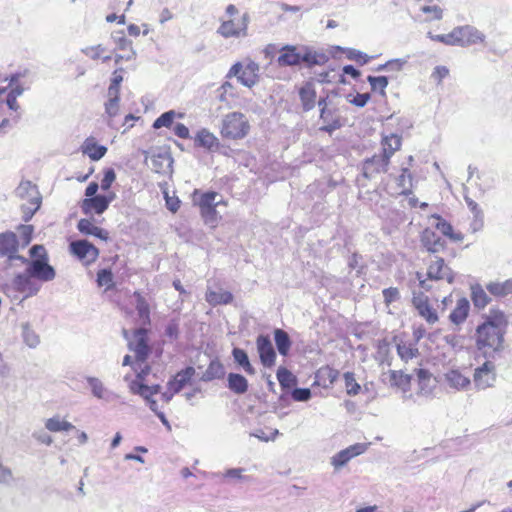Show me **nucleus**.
<instances>
[{"instance_id": "obj_35", "label": "nucleus", "mask_w": 512, "mask_h": 512, "mask_svg": "<svg viewBox=\"0 0 512 512\" xmlns=\"http://www.w3.org/2000/svg\"><path fill=\"white\" fill-rule=\"evenodd\" d=\"M133 297L135 298V308L138 314L139 319L144 324H150L151 322V311H150V305L147 301V299L144 297V295L140 291H134Z\"/></svg>"}, {"instance_id": "obj_36", "label": "nucleus", "mask_w": 512, "mask_h": 512, "mask_svg": "<svg viewBox=\"0 0 512 512\" xmlns=\"http://www.w3.org/2000/svg\"><path fill=\"white\" fill-rule=\"evenodd\" d=\"M469 310V301L464 297L458 299L455 308L449 315L450 321L456 325L463 323L468 317Z\"/></svg>"}, {"instance_id": "obj_1", "label": "nucleus", "mask_w": 512, "mask_h": 512, "mask_svg": "<svg viewBox=\"0 0 512 512\" xmlns=\"http://www.w3.org/2000/svg\"><path fill=\"white\" fill-rule=\"evenodd\" d=\"M507 315L498 308H492L483 317L475 331V346L484 356H493L504 348L508 328Z\"/></svg>"}, {"instance_id": "obj_64", "label": "nucleus", "mask_w": 512, "mask_h": 512, "mask_svg": "<svg viewBox=\"0 0 512 512\" xmlns=\"http://www.w3.org/2000/svg\"><path fill=\"white\" fill-rule=\"evenodd\" d=\"M413 338L415 340V343L420 341L422 338H424L427 335V331L423 325L414 326L412 330Z\"/></svg>"}, {"instance_id": "obj_43", "label": "nucleus", "mask_w": 512, "mask_h": 512, "mask_svg": "<svg viewBox=\"0 0 512 512\" xmlns=\"http://www.w3.org/2000/svg\"><path fill=\"white\" fill-rule=\"evenodd\" d=\"M228 387L236 394H244L248 390V381L241 374L230 373L228 375Z\"/></svg>"}, {"instance_id": "obj_19", "label": "nucleus", "mask_w": 512, "mask_h": 512, "mask_svg": "<svg viewBox=\"0 0 512 512\" xmlns=\"http://www.w3.org/2000/svg\"><path fill=\"white\" fill-rule=\"evenodd\" d=\"M257 351L261 364L271 368L276 363V352L268 335H259L256 339Z\"/></svg>"}, {"instance_id": "obj_56", "label": "nucleus", "mask_w": 512, "mask_h": 512, "mask_svg": "<svg viewBox=\"0 0 512 512\" xmlns=\"http://www.w3.org/2000/svg\"><path fill=\"white\" fill-rule=\"evenodd\" d=\"M115 179H116V174H115L114 170L112 168L106 169L104 171V176L101 180V184H100L101 189L103 191H108L111 188Z\"/></svg>"}, {"instance_id": "obj_57", "label": "nucleus", "mask_w": 512, "mask_h": 512, "mask_svg": "<svg viewBox=\"0 0 512 512\" xmlns=\"http://www.w3.org/2000/svg\"><path fill=\"white\" fill-rule=\"evenodd\" d=\"M120 99L108 98L105 102V112L106 114L112 118L115 117L119 112L120 107Z\"/></svg>"}, {"instance_id": "obj_52", "label": "nucleus", "mask_w": 512, "mask_h": 512, "mask_svg": "<svg viewBox=\"0 0 512 512\" xmlns=\"http://www.w3.org/2000/svg\"><path fill=\"white\" fill-rule=\"evenodd\" d=\"M391 385L405 388L410 385L411 376L403 373L402 371H391L390 372Z\"/></svg>"}, {"instance_id": "obj_44", "label": "nucleus", "mask_w": 512, "mask_h": 512, "mask_svg": "<svg viewBox=\"0 0 512 512\" xmlns=\"http://www.w3.org/2000/svg\"><path fill=\"white\" fill-rule=\"evenodd\" d=\"M45 427L50 432L70 431L75 428L73 424L62 419L60 416H54L47 419L45 422Z\"/></svg>"}, {"instance_id": "obj_24", "label": "nucleus", "mask_w": 512, "mask_h": 512, "mask_svg": "<svg viewBox=\"0 0 512 512\" xmlns=\"http://www.w3.org/2000/svg\"><path fill=\"white\" fill-rule=\"evenodd\" d=\"M427 276L431 280H443L445 279L448 283L454 281V273L445 264L442 258L436 257L435 260L431 261L427 268Z\"/></svg>"}, {"instance_id": "obj_46", "label": "nucleus", "mask_w": 512, "mask_h": 512, "mask_svg": "<svg viewBox=\"0 0 512 512\" xmlns=\"http://www.w3.org/2000/svg\"><path fill=\"white\" fill-rule=\"evenodd\" d=\"M232 355L235 362H237L246 373L249 375H253L255 373V370L249 361L248 355L243 349L234 348Z\"/></svg>"}, {"instance_id": "obj_58", "label": "nucleus", "mask_w": 512, "mask_h": 512, "mask_svg": "<svg viewBox=\"0 0 512 512\" xmlns=\"http://www.w3.org/2000/svg\"><path fill=\"white\" fill-rule=\"evenodd\" d=\"M19 231H20V234H21L22 246L25 247L32 240L33 226L32 225H20L19 226Z\"/></svg>"}, {"instance_id": "obj_31", "label": "nucleus", "mask_w": 512, "mask_h": 512, "mask_svg": "<svg viewBox=\"0 0 512 512\" xmlns=\"http://www.w3.org/2000/svg\"><path fill=\"white\" fill-rule=\"evenodd\" d=\"M423 246L432 253H438L445 249L446 242L433 230L425 229L421 236Z\"/></svg>"}, {"instance_id": "obj_6", "label": "nucleus", "mask_w": 512, "mask_h": 512, "mask_svg": "<svg viewBox=\"0 0 512 512\" xmlns=\"http://www.w3.org/2000/svg\"><path fill=\"white\" fill-rule=\"evenodd\" d=\"M250 131V123L246 116L240 112H231L222 120L220 134L228 140L245 138Z\"/></svg>"}, {"instance_id": "obj_48", "label": "nucleus", "mask_w": 512, "mask_h": 512, "mask_svg": "<svg viewBox=\"0 0 512 512\" xmlns=\"http://www.w3.org/2000/svg\"><path fill=\"white\" fill-rule=\"evenodd\" d=\"M367 81L373 92H378L381 96H386V88L388 86V78L386 76H368Z\"/></svg>"}, {"instance_id": "obj_27", "label": "nucleus", "mask_w": 512, "mask_h": 512, "mask_svg": "<svg viewBox=\"0 0 512 512\" xmlns=\"http://www.w3.org/2000/svg\"><path fill=\"white\" fill-rule=\"evenodd\" d=\"M77 229L83 235H92L105 242L110 239L109 232L106 229L96 226L91 219H80L77 223Z\"/></svg>"}, {"instance_id": "obj_39", "label": "nucleus", "mask_w": 512, "mask_h": 512, "mask_svg": "<svg viewBox=\"0 0 512 512\" xmlns=\"http://www.w3.org/2000/svg\"><path fill=\"white\" fill-rule=\"evenodd\" d=\"M445 380L448 385L455 389H465L470 385L469 376L464 375L461 371L452 369L445 374Z\"/></svg>"}, {"instance_id": "obj_63", "label": "nucleus", "mask_w": 512, "mask_h": 512, "mask_svg": "<svg viewBox=\"0 0 512 512\" xmlns=\"http://www.w3.org/2000/svg\"><path fill=\"white\" fill-rule=\"evenodd\" d=\"M174 133L181 139H188L190 137L189 129L183 123H177L174 126Z\"/></svg>"}, {"instance_id": "obj_16", "label": "nucleus", "mask_w": 512, "mask_h": 512, "mask_svg": "<svg viewBox=\"0 0 512 512\" xmlns=\"http://www.w3.org/2000/svg\"><path fill=\"white\" fill-rule=\"evenodd\" d=\"M369 443H356L339 451L331 458L332 466L338 470L345 466L351 459L365 453L369 447Z\"/></svg>"}, {"instance_id": "obj_18", "label": "nucleus", "mask_w": 512, "mask_h": 512, "mask_svg": "<svg viewBox=\"0 0 512 512\" xmlns=\"http://www.w3.org/2000/svg\"><path fill=\"white\" fill-rule=\"evenodd\" d=\"M316 84L317 81L311 79L303 82L297 88L299 100L304 111H310L318 104Z\"/></svg>"}, {"instance_id": "obj_21", "label": "nucleus", "mask_w": 512, "mask_h": 512, "mask_svg": "<svg viewBox=\"0 0 512 512\" xmlns=\"http://www.w3.org/2000/svg\"><path fill=\"white\" fill-rule=\"evenodd\" d=\"M150 367L145 365L141 368L140 372L137 373L136 379L132 380L129 384V389L133 394H138L146 399L150 396L157 394L159 386L150 387L143 383L144 378L149 374Z\"/></svg>"}, {"instance_id": "obj_54", "label": "nucleus", "mask_w": 512, "mask_h": 512, "mask_svg": "<svg viewBox=\"0 0 512 512\" xmlns=\"http://www.w3.org/2000/svg\"><path fill=\"white\" fill-rule=\"evenodd\" d=\"M224 366L219 361H211L206 374L210 379L221 378L224 376Z\"/></svg>"}, {"instance_id": "obj_49", "label": "nucleus", "mask_w": 512, "mask_h": 512, "mask_svg": "<svg viewBox=\"0 0 512 512\" xmlns=\"http://www.w3.org/2000/svg\"><path fill=\"white\" fill-rule=\"evenodd\" d=\"M471 299L474 306L478 309H483L490 302V297L486 293V291L481 287H476L472 289Z\"/></svg>"}, {"instance_id": "obj_22", "label": "nucleus", "mask_w": 512, "mask_h": 512, "mask_svg": "<svg viewBox=\"0 0 512 512\" xmlns=\"http://www.w3.org/2000/svg\"><path fill=\"white\" fill-rule=\"evenodd\" d=\"M495 379V365L491 361H486L481 367L475 370L474 383L479 389L491 387Z\"/></svg>"}, {"instance_id": "obj_8", "label": "nucleus", "mask_w": 512, "mask_h": 512, "mask_svg": "<svg viewBox=\"0 0 512 512\" xmlns=\"http://www.w3.org/2000/svg\"><path fill=\"white\" fill-rule=\"evenodd\" d=\"M411 302L418 315L423 318L429 326H433L439 321L437 310L433 307L429 297L423 291L414 292Z\"/></svg>"}, {"instance_id": "obj_13", "label": "nucleus", "mask_w": 512, "mask_h": 512, "mask_svg": "<svg viewBox=\"0 0 512 512\" xmlns=\"http://www.w3.org/2000/svg\"><path fill=\"white\" fill-rule=\"evenodd\" d=\"M21 77L20 73L11 75L9 79V83L7 86H0V96L7 93L6 100H0V108L5 103L10 110L16 112L19 109V104L17 103V97L20 96L24 88L19 83V78Z\"/></svg>"}, {"instance_id": "obj_3", "label": "nucleus", "mask_w": 512, "mask_h": 512, "mask_svg": "<svg viewBox=\"0 0 512 512\" xmlns=\"http://www.w3.org/2000/svg\"><path fill=\"white\" fill-rule=\"evenodd\" d=\"M31 261H28L27 272L41 282L52 281L56 277L53 266L49 264V256L43 245H33L29 251Z\"/></svg>"}, {"instance_id": "obj_17", "label": "nucleus", "mask_w": 512, "mask_h": 512, "mask_svg": "<svg viewBox=\"0 0 512 512\" xmlns=\"http://www.w3.org/2000/svg\"><path fill=\"white\" fill-rule=\"evenodd\" d=\"M414 10L415 15L425 22L440 20L443 17V9L438 0H423L414 6Z\"/></svg>"}, {"instance_id": "obj_29", "label": "nucleus", "mask_w": 512, "mask_h": 512, "mask_svg": "<svg viewBox=\"0 0 512 512\" xmlns=\"http://www.w3.org/2000/svg\"><path fill=\"white\" fill-rule=\"evenodd\" d=\"M123 34V32H121ZM116 50L125 52L124 54H116L114 57V61L116 64L121 63L122 61H130L135 59L136 52L133 49L132 41L129 40L124 35L117 37L115 39Z\"/></svg>"}, {"instance_id": "obj_45", "label": "nucleus", "mask_w": 512, "mask_h": 512, "mask_svg": "<svg viewBox=\"0 0 512 512\" xmlns=\"http://www.w3.org/2000/svg\"><path fill=\"white\" fill-rule=\"evenodd\" d=\"M277 380L283 389H290L297 384V377L287 368L280 366L276 373Z\"/></svg>"}, {"instance_id": "obj_20", "label": "nucleus", "mask_w": 512, "mask_h": 512, "mask_svg": "<svg viewBox=\"0 0 512 512\" xmlns=\"http://www.w3.org/2000/svg\"><path fill=\"white\" fill-rule=\"evenodd\" d=\"M340 376V372L330 365L319 367L314 373V387H320L325 390L331 389Z\"/></svg>"}, {"instance_id": "obj_50", "label": "nucleus", "mask_w": 512, "mask_h": 512, "mask_svg": "<svg viewBox=\"0 0 512 512\" xmlns=\"http://www.w3.org/2000/svg\"><path fill=\"white\" fill-rule=\"evenodd\" d=\"M97 284L99 287H105V290L114 288V276L110 269H100L97 272Z\"/></svg>"}, {"instance_id": "obj_26", "label": "nucleus", "mask_w": 512, "mask_h": 512, "mask_svg": "<svg viewBox=\"0 0 512 512\" xmlns=\"http://www.w3.org/2000/svg\"><path fill=\"white\" fill-rule=\"evenodd\" d=\"M389 164L390 162L381 154H375L363 162V175L366 178H371L376 174L386 172Z\"/></svg>"}, {"instance_id": "obj_34", "label": "nucleus", "mask_w": 512, "mask_h": 512, "mask_svg": "<svg viewBox=\"0 0 512 512\" xmlns=\"http://www.w3.org/2000/svg\"><path fill=\"white\" fill-rule=\"evenodd\" d=\"M487 291L495 298H505L512 295V278L505 281H492L486 285Z\"/></svg>"}, {"instance_id": "obj_40", "label": "nucleus", "mask_w": 512, "mask_h": 512, "mask_svg": "<svg viewBox=\"0 0 512 512\" xmlns=\"http://www.w3.org/2000/svg\"><path fill=\"white\" fill-rule=\"evenodd\" d=\"M273 334L274 341L279 354L284 357L288 356L292 346V342L290 340L288 333L283 329L277 328L274 330Z\"/></svg>"}, {"instance_id": "obj_11", "label": "nucleus", "mask_w": 512, "mask_h": 512, "mask_svg": "<svg viewBox=\"0 0 512 512\" xmlns=\"http://www.w3.org/2000/svg\"><path fill=\"white\" fill-rule=\"evenodd\" d=\"M217 193L214 191H207L199 194L196 200V205L199 207L200 215L205 223L215 224L217 222L218 212L216 207L220 202H216Z\"/></svg>"}, {"instance_id": "obj_25", "label": "nucleus", "mask_w": 512, "mask_h": 512, "mask_svg": "<svg viewBox=\"0 0 512 512\" xmlns=\"http://www.w3.org/2000/svg\"><path fill=\"white\" fill-rule=\"evenodd\" d=\"M80 151L83 155L88 156L91 161L96 162L106 155L108 149L106 146L99 144L96 137L89 136L81 144Z\"/></svg>"}, {"instance_id": "obj_42", "label": "nucleus", "mask_w": 512, "mask_h": 512, "mask_svg": "<svg viewBox=\"0 0 512 512\" xmlns=\"http://www.w3.org/2000/svg\"><path fill=\"white\" fill-rule=\"evenodd\" d=\"M435 227L444 236L450 238L453 241L459 242L463 240V235L460 232H454L452 225L439 215L434 216Z\"/></svg>"}, {"instance_id": "obj_28", "label": "nucleus", "mask_w": 512, "mask_h": 512, "mask_svg": "<svg viewBox=\"0 0 512 512\" xmlns=\"http://www.w3.org/2000/svg\"><path fill=\"white\" fill-rule=\"evenodd\" d=\"M194 144L196 147L204 148L210 152L217 150L220 146L219 139L206 128H202L196 133Z\"/></svg>"}, {"instance_id": "obj_12", "label": "nucleus", "mask_w": 512, "mask_h": 512, "mask_svg": "<svg viewBox=\"0 0 512 512\" xmlns=\"http://www.w3.org/2000/svg\"><path fill=\"white\" fill-rule=\"evenodd\" d=\"M318 107L320 108V119L323 122L320 130L331 133L342 126L337 109L329 106L327 97H319Z\"/></svg>"}, {"instance_id": "obj_60", "label": "nucleus", "mask_w": 512, "mask_h": 512, "mask_svg": "<svg viewBox=\"0 0 512 512\" xmlns=\"http://www.w3.org/2000/svg\"><path fill=\"white\" fill-rule=\"evenodd\" d=\"M292 397L296 401H307L311 397V392L308 388H296L292 392Z\"/></svg>"}, {"instance_id": "obj_10", "label": "nucleus", "mask_w": 512, "mask_h": 512, "mask_svg": "<svg viewBox=\"0 0 512 512\" xmlns=\"http://www.w3.org/2000/svg\"><path fill=\"white\" fill-rule=\"evenodd\" d=\"M70 253L86 265L94 263L99 255V249L88 240H76L69 244Z\"/></svg>"}, {"instance_id": "obj_41", "label": "nucleus", "mask_w": 512, "mask_h": 512, "mask_svg": "<svg viewBox=\"0 0 512 512\" xmlns=\"http://www.w3.org/2000/svg\"><path fill=\"white\" fill-rule=\"evenodd\" d=\"M205 299L212 306L227 305L233 301V295L231 292L225 290H209L206 292Z\"/></svg>"}, {"instance_id": "obj_59", "label": "nucleus", "mask_w": 512, "mask_h": 512, "mask_svg": "<svg viewBox=\"0 0 512 512\" xmlns=\"http://www.w3.org/2000/svg\"><path fill=\"white\" fill-rule=\"evenodd\" d=\"M383 297L385 304L389 306L399 298V290L395 287L386 288L383 290Z\"/></svg>"}, {"instance_id": "obj_33", "label": "nucleus", "mask_w": 512, "mask_h": 512, "mask_svg": "<svg viewBox=\"0 0 512 512\" xmlns=\"http://www.w3.org/2000/svg\"><path fill=\"white\" fill-rule=\"evenodd\" d=\"M195 373L193 367H187L186 369L178 372L173 379L168 382V390L172 394H176L181 391L191 380Z\"/></svg>"}, {"instance_id": "obj_55", "label": "nucleus", "mask_w": 512, "mask_h": 512, "mask_svg": "<svg viewBox=\"0 0 512 512\" xmlns=\"http://www.w3.org/2000/svg\"><path fill=\"white\" fill-rule=\"evenodd\" d=\"M449 69L448 67L446 66H436L431 74V79L436 83V84H441L443 79H445L446 77L449 76Z\"/></svg>"}, {"instance_id": "obj_15", "label": "nucleus", "mask_w": 512, "mask_h": 512, "mask_svg": "<svg viewBox=\"0 0 512 512\" xmlns=\"http://www.w3.org/2000/svg\"><path fill=\"white\" fill-rule=\"evenodd\" d=\"M12 288L23 295V298H29L36 295L40 290V284L26 271L16 275L12 281Z\"/></svg>"}, {"instance_id": "obj_61", "label": "nucleus", "mask_w": 512, "mask_h": 512, "mask_svg": "<svg viewBox=\"0 0 512 512\" xmlns=\"http://www.w3.org/2000/svg\"><path fill=\"white\" fill-rule=\"evenodd\" d=\"M165 201L167 208L172 212L176 213L180 208V200L178 197H170L168 193H165Z\"/></svg>"}, {"instance_id": "obj_51", "label": "nucleus", "mask_w": 512, "mask_h": 512, "mask_svg": "<svg viewBox=\"0 0 512 512\" xmlns=\"http://www.w3.org/2000/svg\"><path fill=\"white\" fill-rule=\"evenodd\" d=\"M345 388L348 395L355 396L359 394L361 390V386L356 381L355 375L353 372H345L344 375Z\"/></svg>"}, {"instance_id": "obj_4", "label": "nucleus", "mask_w": 512, "mask_h": 512, "mask_svg": "<svg viewBox=\"0 0 512 512\" xmlns=\"http://www.w3.org/2000/svg\"><path fill=\"white\" fill-rule=\"evenodd\" d=\"M435 40L445 45L466 47L484 43L485 35L473 26L464 25L447 34L437 35Z\"/></svg>"}, {"instance_id": "obj_9", "label": "nucleus", "mask_w": 512, "mask_h": 512, "mask_svg": "<svg viewBox=\"0 0 512 512\" xmlns=\"http://www.w3.org/2000/svg\"><path fill=\"white\" fill-rule=\"evenodd\" d=\"M128 348L134 353L137 363H145L151 353L148 330L145 328L134 330L133 340L128 343Z\"/></svg>"}, {"instance_id": "obj_38", "label": "nucleus", "mask_w": 512, "mask_h": 512, "mask_svg": "<svg viewBox=\"0 0 512 512\" xmlns=\"http://www.w3.org/2000/svg\"><path fill=\"white\" fill-rule=\"evenodd\" d=\"M397 354L404 362L419 356L417 343L411 341L400 340L396 343Z\"/></svg>"}, {"instance_id": "obj_30", "label": "nucleus", "mask_w": 512, "mask_h": 512, "mask_svg": "<svg viewBox=\"0 0 512 512\" xmlns=\"http://www.w3.org/2000/svg\"><path fill=\"white\" fill-rule=\"evenodd\" d=\"M396 187L391 195H410L413 189V176L408 168H403L401 174L395 179Z\"/></svg>"}, {"instance_id": "obj_62", "label": "nucleus", "mask_w": 512, "mask_h": 512, "mask_svg": "<svg viewBox=\"0 0 512 512\" xmlns=\"http://www.w3.org/2000/svg\"><path fill=\"white\" fill-rule=\"evenodd\" d=\"M165 334L169 338L176 339L179 334V324L176 320H172L165 329Z\"/></svg>"}, {"instance_id": "obj_5", "label": "nucleus", "mask_w": 512, "mask_h": 512, "mask_svg": "<svg viewBox=\"0 0 512 512\" xmlns=\"http://www.w3.org/2000/svg\"><path fill=\"white\" fill-rule=\"evenodd\" d=\"M98 189L99 185L97 182H90L86 187V198L80 203L81 211L85 215H101L108 209L109 204L114 200V193H109L108 195H96Z\"/></svg>"}, {"instance_id": "obj_14", "label": "nucleus", "mask_w": 512, "mask_h": 512, "mask_svg": "<svg viewBox=\"0 0 512 512\" xmlns=\"http://www.w3.org/2000/svg\"><path fill=\"white\" fill-rule=\"evenodd\" d=\"M19 241L15 233L7 231L0 234V257H7L9 261L20 260L27 263L28 259L18 255Z\"/></svg>"}, {"instance_id": "obj_47", "label": "nucleus", "mask_w": 512, "mask_h": 512, "mask_svg": "<svg viewBox=\"0 0 512 512\" xmlns=\"http://www.w3.org/2000/svg\"><path fill=\"white\" fill-rule=\"evenodd\" d=\"M238 97L236 87L229 81H225L219 88V100L226 104H230Z\"/></svg>"}, {"instance_id": "obj_37", "label": "nucleus", "mask_w": 512, "mask_h": 512, "mask_svg": "<svg viewBox=\"0 0 512 512\" xmlns=\"http://www.w3.org/2000/svg\"><path fill=\"white\" fill-rule=\"evenodd\" d=\"M83 54L91 60L107 62L112 59L110 51L102 44L85 47Z\"/></svg>"}, {"instance_id": "obj_53", "label": "nucleus", "mask_w": 512, "mask_h": 512, "mask_svg": "<svg viewBox=\"0 0 512 512\" xmlns=\"http://www.w3.org/2000/svg\"><path fill=\"white\" fill-rule=\"evenodd\" d=\"M176 117V113L173 110L167 111L160 115L153 123L154 129H160L162 127H170Z\"/></svg>"}, {"instance_id": "obj_2", "label": "nucleus", "mask_w": 512, "mask_h": 512, "mask_svg": "<svg viewBox=\"0 0 512 512\" xmlns=\"http://www.w3.org/2000/svg\"><path fill=\"white\" fill-rule=\"evenodd\" d=\"M248 22L249 17L246 13H241L234 4H229L217 32L224 38L245 37L247 36Z\"/></svg>"}, {"instance_id": "obj_23", "label": "nucleus", "mask_w": 512, "mask_h": 512, "mask_svg": "<svg viewBox=\"0 0 512 512\" xmlns=\"http://www.w3.org/2000/svg\"><path fill=\"white\" fill-rule=\"evenodd\" d=\"M277 62L280 66H293L301 62H311V54L301 55L295 46L287 45L281 49Z\"/></svg>"}, {"instance_id": "obj_7", "label": "nucleus", "mask_w": 512, "mask_h": 512, "mask_svg": "<svg viewBox=\"0 0 512 512\" xmlns=\"http://www.w3.org/2000/svg\"><path fill=\"white\" fill-rule=\"evenodd\" d=\"M227 78L236 77L246 87H253L259 81V65L252 60L236 62L231 66Z\"/></svg>"}, {"instance_id": "obj_32", "label": "nucleus", "mask_w": 512, "mask_h": 512, "mask_svg": "<svg viewBox=\"0 0 512 512\" xmlns=\"http://www.w3.org/2000/svg\"><path fill=\"white\" fill-rule=\"evenodd\" d=\"M381 154L385 159L390 162L391 157L394 153L400 150L402 146V138L396 134H390L383 136L381 139Z\"/></svg>"}]
</instances>
